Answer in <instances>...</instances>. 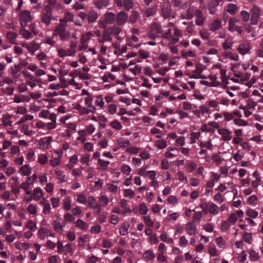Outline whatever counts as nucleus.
Returning <instances> with one entry per match:
<instances>
[{
  "instance_id": "dca6fc26",
  "label": "nucleus",
  "mask_w": 263,
  "mask_h": 263,
  "mask_svg": "<svg viewBox=\"0 0 263 263\" xmlns=\"http://www.w3.org/2000/svg\"><path fill=\"white\" fill-rule=\"evenodd\" d=\"M43 195L42 190L40 187H37L34 190L33 196L35 200H39Z\"/></svg>"
},
{
  "instance_id": "79ce46f5",
  "label": "nucleus",
  "mask_w": 263,
  "mask_h": 263,
  "mask_svg": "<svg viewBox=\"0 0 263 263\" xmlns=\"http://www.w3.org/2000/svg\"><path fill=\"white\" fill-rule=\"evenodd\" d=\"M156 144L157 147L160 149L164 148L167 145L166 141L163 140H158L156 142Z\"/></svg>"
},
{
  "instance_id": "0eeeda50",
  "label": "nucleus",
  "mask_w": 263,
  "mask_h": 263,
  "mask_svg": "<svg viewBox=\"0 0 263 263\" xmlns=\"http://www.w3.org/2000/svg\"><path fill=\"white\" fill-rule=\"evenodd\" d=\"M161 13L164 18H167L171 16L172 10L171 6L167 5L165 7V5H163L161 8Z\"/></svg>"
},
{
  "instance_id": "58836bf2",
  "label": "nucleus",
  "mask_w": 263,
  "mask_h": 263,
  "mask_svg": "<svg viewBox=\"0 0 263 263\" xmlns=\"http://www.w3.org/2000/svg\"><path fill=\"white\" fill-rule=\"evenodd\" d=\"M143 220L146 226L148 227H152L154 222L149 216H145L143 217Z\"/></svg>"
},
{
  "instance_id": "09e8293b",
  "label": "nucleus",
  "mask_w": 263,
  "mask_h": 263,
  "mask_svg": "<svg viewBox=\"0 0 263 263\" xmlns=\"http://www.w3.org/2000/svg\"><path fill=\"white\" fill-rule=\"evenodd\" d=\"M134 192L130 189H126L124 190V196L129 197L130 199L134 196Z\"/></svg>"
},
{
  "instance_id": "7c9ffc66",
  "label": "nucleus",
  "mask_w": 263,
  "mask_h": 263,
  "mask_svg": "<svg viewBox=\"0 0 263 263\" xmlns=\"http://www.w3.org/2000/svg\"><path fill=\"white\" fill-rule=\"evenodd\" d=\"M22 69V67L20 65H15L14 68H11V73L13 75V77L14 79H16L17 77L15 74Z\"/></svg>"
},
{
  "instance_id": "423d86ee",
  "label": "nucleus",
  "mask_w": 263,
  "mask_h": 263,
  "mask_svg": "<svg viewBox=\"0 0 263 263\" xmlns=\"http://www.w3.org/2000/svg\"><path fill=\"white\" fill-rule=\"evenodd\" d=\"M249 50L250 45L248 43H242L239 45L238 47V52L239 53L243 55L247 53Z\"/></svg>"
},
{
  "instance_id": "a878e982",
  "label": "nucleus",
  "mask_w": 263,
  "mask_h": 263,
  "mask_svg": "<svg viewBox=\"0 0 263 263\" xmlns=\"http://www.w3.org/2000/svg\"><path fill=\"white\" fill-rule=\"evenodd\" d=\"M133 3L132 0H123L122 6H124V9L128 11L133 7Z\"/></svg>"
},
{
  "instance_id": "ddd939ff",
  "label": "nucleus",
  "mask_w": 263,
  "mask_h": 263,
  "mask_svg": "<svg viewBox=\"0 0 263 263\" xmlns=\"http://www.w3.org/2000/svg\"><path fill=\"white\" fill-rule=\"evenodd\" d=\"M116 18V15L112 12H107L105 15L106 23L109 24H112Z\"/></svg>"
},
{
  "instance_id": "9b49d317",
  "label": "nucleus",
  "mask_w": 263,
  "mask_h": 263,
  "mask_svg": "<svg viewBox=\"0 0 263 263\" xmlns=\"http://www.w3.org/2000/svg\"><path fill=\"white\" fill-rule=\"evenodd\" d=\"M111 40L112 38L109 33V30L106 29L103 32L102 38L99 39L98 42L100 43H104L106 41H111Z\"/></svg>"
},
{
  "instance_id": "cd10ccee",
  "label": "nucleus",
  "mask_w": 263,
  "mask_h": 263,
  "mask_svg": "<svg viewBox=\"0 0 263 263\" xmlns=\"http://www.w3.org/2000/svg\"><path fill=\"white\" fill-rule=\"evenodd\" d=\"M109 162L108 161H104L101 159L98 160V163L100 165L101 169L103 170H106L108 167V165L109 164Z\"/></svg>"
},
{
  "instance_id": "49530a36",
  "label": "nucleus",
  "mask_w": 263,
  "mask_h": 263,
  "mask_svg": "<svg viewBox=\"0 0 263 263\" xmlns=\"http://www.w3.org/2000/svg\"><path fill=\"white\" fill-rule=\"evenodd\" d=\"M64 218L66 222H72L74 220L73 216L69 213H66L64 215Z\"/></svg>"
},
{
  "instance_id": "37998d69",
  "label": "nucleus",
  "mask_w": 263,
  "mask_h": 263,
  "mask_svg": "<svg viewBox=\"0 0 263 263\" xmlns=\"http://www.w3.org/2000/svg\"><path fill=\"white\" fill-rule=\"evenodd\" d=\"M99 200L100 202H102L103 206H106L109 202L108 199L104 195H102L99 197Z\"/></svg>"
},
{
  "instance_id": "72a5a7b5",
  "label": "nucleus",
  "mask_w": 263,
  "mask_h": 263,
  "mask_svg": "<svg viewBox=\"0 0 263 263\" xmlns=\"http://www.w3.org/2000/svg\"><path fill=\"white\" fill-rule=\"evenodd\" d=\"M148 211L146 204L144 203H141L139 205V212L142 215H145Z\"/></svg>"
},
{
  "instance_id": "c756f323",
  "label": "nucleus",
  "mask_w": 263,
  "mask_h": 263,
  "mask_svg": "<svg viewBox=\"0 0 263 263\" xmlns=\"http://www.w3.org/2000/svg\"><path fill=\"white\" fill-rule=\"evenodd\" d=\"M218 207L217 205L213 203H211L209 208V211L210 213L215 215L218 213Z\"/></svg>"
},
{
  "instance_id": "1a4fd4ad",
  "label": "nucleus",
  "mask_w": 263,
  "mask_h": 263,
  "mask_svg": "<svg viewBox=\"0 0 263 263\" xmlns=\"http://www.w3.org/2000/svg\"><path fill=\"white\" fill-rule=\"evenodd\" d=\"M107 30H109V34L113 35L114 36H117V39H119V37L118 36V35L120 33L121 29L118 27H117L116 26H113L110 28H109Z\"/></svg>"
},
{
  "instance_id": "ea45409f",
  "label": "nucleus",
  "mask_w": 263,
  "mask_h": 263,
  "mask_svg": "<svg viewBox=\"0 0 263 263\" xmlns=\"http://www.w3.org/2000/svg\"><path fill=\"white\" fill-rule=\"evenodd\" d=\"M88 205L90 208H92L94 205L98 204L97 201L93 196H89L88 199Z\"/></svg>"
},
{
  "instance_id": "9d476101",
  "label": "nucleus",
  "mask_w": 263,
  "mask_h": 263,
  "mask_svg": "<svg viewBox=\"0 0 263 263\" xmlns=\"http://www.w3.org/2000/svg\"><path fill=\"white\" fill-rule=\"evenodd\" d=\"M186 231L188 234L192 235L195 234L196 231V226L192 222H189L186 225Z\"/></svg>"
},
{
  "instance_id": "603ef678",
  "label": "nucleus",
  "mask_w": 263,
  "mask_h": 263,
  "mask_svg": "<svg viewBox=\"0 0 263 263\" xmlns=\"http://www.w3.org/2000/svg\"><path fill=\"white\" fill-rule=\"evenodd\" d=\"M234 122L235 124L239 126H246L248 125L247 122L242 119H235Z\"/></svg>"
},
{
  "instance_id": "39448f33",
  "label": "nucleus",
  "mask_w": 263,
  "mask_h": 263,
  "mask_svg": "<svg viewBox=\"0 0 263 263\" xmlns=\"http://www.w3.org/2000/svg\"><path fill=\"white\" fill-rule=\"evenodd\" d=\"M99 17L98 13L93 9L90 10L87 14V21L88 23L95 22Z\"/></svg>"
},
{
  "instance_id": "f03ea898",
  "label": "nucleus",
  "mask_w": 263,
  "mask_h": 263,
  "mask_svg": "<svg viewBox=\"0 0 263 263\" xmlns=\"http://www.w3.org/2000/svg\"><path fill=\"white\" fill-rule=\"evenodd\" d=\"M162 32V30L161 26L157 23H153L151 26L149 36L152 39L155 40L158 37L159 34Z\"/></svg>"
},
{
  "instance_id": "e2e57ef3",
  "label": "nucleus",
  "mask_w": 263,
  "mask_h": 263,
  "mask_svg": "<svg viewBox=\"0 0 263 263\" xmlns=\"http://www.w3.org/2000/svg\"><path fill=\"white\" fill-rule=\"evenodd\" d=\"M72 251V249L70 244H67L64 246V248L63 250V252L65 254H67L69 253H71Z\"/></svg>"
},
{
  "instance_id": "a18cd8bd",
  "label": "nucleus",
  "mask_w": 263,
  "mask_h": 263,
  "mask_svg": "<svg viewBox=\"0 0 263 263\" xmlns=\"http://www.w3.org/2000/svg\"><path fill=\"white\" fill-rule=\"evenodd\" d=\"M107 110L110 114H114L117 111V106L115 104H111L108 105Z\"/></svg>"
},
{
  "instance_id": "4d7b16f0",
  "label": "nucleus",
  "mask_w": 263,
  "mask_h": 263,
  "mask_svg": "<svg viewBox=\"0 0 263 263\" xmlns=\"http://www.w3.org/2000/svg\"><path fill=\"white\" fill-rule=\"evenodd\" d=\"M27 228H29L31 231H35L36 229V224L35 223H33V222L30 220L26 226Z\"/></svg>"
},
{
  "instance_id": "2eb2a0df",
  "label": "nucleus",
  "mask_w": 263,
  "mask_h": 263,
  "mask_svg": "<svg viewBox=\"0 0 263 263\" xmlns=\"http://www.w3.org/2000/svg\"><path fill=\"white\" fill-rule=\"evenodd\" d=\"M221 22L218 19H216L212 23L210 29L211 31H215L218 30L221 27Z\"/></svg>"
},
{
  "instance_id": "8fccbe9b",
  "label": "nucleus",
  "mask_w": 263,
  "mask_h": 263,
  "mask_svg": "<svg viewBox=\"0 0 263 263\" xmlns=\"http://www.w3.org/2000/svg\"><path fill=\"white\" fill-rule=\"evenodd\" d=\"M240 14L244 22H247L249 20L250 14L246 11H241Z\"/></svg>"
},
{
  "instance_id": "bf43d9fd",
  "label": "nucleus",
  "mask_w": 263,
  "mask_h": 263,
  "mask_svg": "<svg viewBox=\"0 0 263 263\" xmlns=\"http://www.w3.org/2000/svg\"><path fill=\"white\" fill-rule=\"evenodd\" d=\"M178 179L181 181H185V182H187L188 180L186 177H184L183 173L182 172H178L177 173Z\"/></svg>"
},
{
  "instance_id": "4c0bfd02",
  "label": "nucleus",
  "mask_w": 263,
  "mask_h": 263,
  "mask_svg": "<svg viewBox=\"0 0 263 263\" xmlns=\"http://www.w3.org/2000/svg\"><path fill=\"white\" fill-rule=\"evenodd\" d=\"M121 170L123 173L126 175H129L130 173L131 168L129 166L124 164L122 166Z\"/></svg>"
},
{
  "instance_id": "de8ad7c7",
  "label": "nucleus",
  "mask_w": 263,
  "mask_h": 263,
  "mask_svg": "<svg viewBox=\"0 0 263 263\" xmlns=\"http://www.w3.org/2000/svg\"><path fill=\"white\" fill-rule=\"evenodd\" d=\"M12 190L11 192L12 193L17 195L20 192V187L18 186L16 183H13L11 185Z\"/></svg>"
},
{
  "instance_id": "6ab92c4d",
  "label": "nucleus",
  "mask_w": 263,
  "mask_h": 263,
  "mask_svg": "<svg viewBox=\"0 0 263 263\" xmlns=\"http://www.w3.org/2000/svg\"><path fill=\"white\" fill-rule=\"evenodd\" d=\"M53 225L54 227V230L59 233H61L63 231V227L61 225V223L58 220H55L53 221Z\"/></svg>"
},
{
  "instance_id": "2f4dec72",
  "label": "nucleus",
  "mask_w": 263,
  "mask_h": 263,
  "mask_svg": "<svg viewBox=\"0 0 263 263\" xmlns=\"http://www.w3.org/2000/svg\"><path fill=\"white\" fill-rule=\"evenodd\" d=\"M75 224H76V226H77V227L80 228L82 230H84V229H85L86 228V224L82 220H81V219H78L76 221V222H75Z\"/></svg>"
},
{
  "instance_id": "412c9836",
  "label": "nucleus",
  "mask_w": 263,
  "mask_h": 263,
  "mask_svg": "<svg viewBox=\"0 0 263 263\" xmlns=\"http://www.w3.org/2000/svg\"><path fill=\"white\" fill-rule=\"evenodd\" d=\"M237 10V7L234 4H228L227 6V11L228 12L232 15L235 14L236 10Z\"/></svg>"
},
{
  "instance_id": "4be33fe9",
  "label": "nucleus",
  "mask_w": 263,
  "mask_h": 263,
  "mask_svg": "<svg viewBox=\"0 0 263 263\" xmlns=\"http://www.w3.org/2000/svg\"><path fill=\"white\" fill-rule=\"evenodd\" d=\"M129 228V224L124 223L121 228L119 230V233L121 235L124 236L126 235L128 233V230Z\"/></svg>"
},
{
  "instance_id": "5fc2aeb1",
  "label": "nucleus",
  "mask_w": 263,
  "mask_h": 263,
  "mask_svg": "<svg viewBox=\"0 0 263 263\" xmlns=\"http://www.w3.org/2000/svg\"><path fill=\"white\" fill-rule=\"evenodd\" d=\"M260 15L252 14L251 17V22L253 25H256L258 23Z\"/></svg>"
},
{
  "instance_id": "0e129e2a",
  "label": "nucleus",
  "mask_w": 263,
  "mask_h": 263,
  "mask_svg": "<svg viewBox=\"0 0 263 263\" xmlns=\"http://www.w3.org/2000/svg\"><path fill=\"white\" fill-rule=\"evenodd\" d=\"M65 19H66L68 22H72L73 15L69 12H66L64 14Z\"/></svg>"
},
{
  "instance_id": "f8f14e48",
  "label": "nucleus",
  "mask_w": 263,
  "mask_h": 263,
  "mask_svg": "<svg viewBox=\"0 0 263 263\" xmlns=\"http://www.w3.org/2000/svg\"><path fill=\"white\" fill-rule=\"evenodd\" d=\"M52 14L43 13L42 15V22L45 24L46 26H48L51 20Z\"/></svg>"
},
{
  "instance_id": "a19ab883",
  "label": "nucleus",
  "mask_w": 263,
  "mask_h": 263,
  "mask_svg": "<svg viewBox=\"0 0 263 263\" xmlns=\"http://www.w3.org/2000/svg\"><path fill=\"white\" fill-rule=\"evenodd\" d=\"M110 125L112 127L116 129H120L122 128L121 123L117 120H114L110 123Z\"/></svg>"
},
{
  "instance_id": "393cba45",
  "label": "nucleus",
  "mask_w": 263,
  "mask_h": 263,
  "mask_svg": "<svg viewBox=\"0 0 263 263\" xmlns=\"http://www.w3.org/2000/svg\"><path fill=\"white\" fill-rule=\"evenodd\" d=\"M77 201L79 203L85 204L87 202L86 195L82 194H78L77 195Z\"/></svg>"
},
{
  "instance_id": "864d4df0",
  "label": "nucleus",
  "mask_w": 263,
  "mask_h": 263,
  "mask_svg": "<svg viewBox=\"0 0 263 263\" xmlns=\"http://www.w3.org/2000/svg\"><path fill=\"white\" fill-rule=\"evenodd\" d=\"M186 18L189 20L192 19L194 16V9L191 8H189L187 10L186 12Z\"/></svg>"
},
{
  "instance_id": "473e14b6",
  "label": "nucleus",
  "mask_w": 263,
  "mask_h": 263,
  "mask_svg": "<svg viewBox=\"0 0 263 263\" xmlns=\"http://www.w3.org/2000/svg\"><path fill=\"white\" fill-rule=\"evenodd\" d=\"M247 215L250 217L255 218L258 216V213L253 209H250L247 211Z\"/></svg>"
},
{
  "instance_id": "338daca9",
  "label": "nucleus",
  "mask_w": 263,
  "mask_h": 263,
  "mask_svg": "<svg viewBox=\"0 0 263 263\" xmlns=\"http://www.w3.org/2000/svg\"><path fill=\"white\" fill-rule=\"evenodd\" d=\"M197 167L196 164L194 162H190L187 165V169L189 172H192L193 170H194Z\"/></svg>"
},
{
  "instance_id": "a211bd4d",
  "label": "nucleus",
  "mask_w": 263,
  "mask_h": 263,
  "mask_svg": "<svg viewBox=\"0 0 263 263\" xmlns=\"http://www.w3.org/2000/svg\"><path fill=\"white\" fill-rule=\"evenodd\" d=\"M143 257L147 260H152L155 255L152 250H148L144 252Z\"/></svg>"
},
{
  "instance_id": "c85d7f7f",
  "label": "nucleus",
  "mask_w": 263,
  "mask_h": 263,
  "mask_svg": "<svg viewBox=\"0 0 263 263\" xmlns=\"http://www.w3.org/2000/svg\"><path fill=\"white\" fill-rule=\"evenodd\" d=\"M20 171L24 176H28L31 174V171L28 165L22 166Z\"/></svg>"
},
{
  "instance_id": "f704fd0d",
  "label": "nucleus",
  "mask_w": 263,
  "mask_h": 263,
  "mask_svg": "<svg viewBox=\"0 0 263 263\" xmlns=\"http://www.w3.org/2000/svg\"><path fill=\"white\" fill-rule=\"evenodd\" d=\"M250 258L251 260L255 261L258 257L259 255L258 253H256L254 250H251L250 252Z\"/></svg>"
},
{
  "instance_id": "774afa93",
  "label": "nucleus",
  "mask_w": 263,
  "mask_h": 263,
  "mask_svg": "<svg viewBox=\"0 0 263 263\" xmlns=\"http://www.w3.org/2000/svg\"><path fill=\"white\" fill-rule=\"evenodd\" d=\"M50 205L49 203H45L44 205L43 212L45 214H48L50 212Z\"/></svg>"
},
{
  "instance_id": "e433bc0d",
  "label": "nucleus",
  "mask_w": 263,
  "mask_h": 263,
  "mask_svg": "<svg viewBox=\"0 0 263 263\" xmlns=\"http://www.w3.org/2000/svg\"><path fill=\"white\" fill-rule=\"evenodd\" d=\"M27 209L30 214L35 215L36 214V207L35 205L30 204Z\"/></svg>"
},
{
  "instance_id": "6e6d98bb",
  "label": "nucleus",
  "mask_w": 263,
  "mask_h": 263,
  "mask_svg": "<svg viewBox=\"0 0 263 263\" xmlns=\"http://www.w3.org/2000/svg\"><path fill=\"white\" fill-rule=\"evenodd\" d=\"M252 238V235L250 233L246 232L243 235V239L245 241L250 243Z\"/></svg>"
},
{
  "instance_id": "4468645a",
  "label": "nucleus",
  "mask_w": 263,
  "mask_h": 263,
  "mask_svg": "<svg viewBox=\"0 0 263 263\" xmlns=\"http://www.w3.org/2000/svg\"><path fill=\"white\" fill-rule=\"evenodd\" d=\"M23 47L26 48L29 51L34 52L35 51L38 50L39 46L35 42L31 43L30 45L26 44H23Z\"/></svg>"
},
{
  "instance_id": "052dcab7",
  "label": "nucleus",
  "mask_w": 263,
  "mask_h": 263,
  "mask_svg": "<svg viewBox=\"0 0 263 263\" xmlns=\"http://www.w3.org/2000/svg\"><path fill=\"white\" fill-rule=\"evenodd\" d=\"M228 220L230 223H235L237 220V218L235 213H232L228 219Z\"/></svg>"
},
{
  "instance_id": "680f3d73",
  "label": "nucleus",
  "mask_w": 263,
  "mask_h": 263,
  "mask_svg": "<svg viewBox=\"0 0 263 263\" xmlns=\"http://www.w3.org/2000/svg\"><path fill=\"white\" fill-rule=\"evenodd\" d=\"M229 227H230V225L228 223V221H227L226 220L222 221V222L221 223V230L222 231H223V232L227 231L229 229Z\"/></svg>"
},
{
  "instance_id": "aec40b11",
  "label": "nucleus",
  "mask_w": 263,
  "mask_h": 263,
  "mask_svg": "<svg viewBox=\"0 0 263 263\" xmlns=\"http://www.w3.org/2000/svg\"><path fill=\"white\" fill-rule=\"evenodd\" d=\"M95 5L98 8H101L103 7H107L108 4V0H96Z\"/></svg>"
},
{
  "instance_id": "20e7f679",
  "label": "nucleus",
  "mask_w": 263,
  "mask_h": 263,
  "mask_svg": "<svg viewBox=\"0 0 263 263\" xmlns=\"http://www.w3.org/2000/svg\"><path fill=\"white\" fill-rule=\"evenodd\" d=\"M218 133L222 135V139L223 141H230L232 139L231 132L226 128H220L218 130Z\"/></svg>"
},
{
  "instance_id": "6e6552de",
  "label": "nucleus",
  "mask_w": 263,
  "mask_h": 263,
  "mask_svg": "<svg viewBox=\"0 0 263 263\" xmlns=\"http://www.w3.org/2000/svg\"><path fill=\"white\" fill-rule=\"evenodd\" d=\"M234 19H230L229 25V30L231 31H236L239 34L242 32V28L241 26L235 25V22H233Z\"/></svg>"
},
{
  "instance_id": "13d9d810",
  "label": "nucleus",
  "mask_w": 263,
  "mask_h": 263,
  "mask_svg": "<svg viewBox=\"0 0 263 263\" xmlns=\"http://www.w3.org/2000/svg\"><path fill=\"white\" fill-rule=\"evenodd\" d=\"M157 259L163 262H166V257L164 256L163 252H160L157 255Z\"/></svg>"
},
{
  "instance_id": "f257e3e1",
  "label": "nucleus",
  "mask_w": 263,
  "mask_h": 263,
  "mask_svg": "<svg viewBox=\"0 0 263 263\" xmlns=\"http://www.w3.org/2000/svg\"><path fill=\"white\" fill-rule=\"evenodd\" d=\"M65 27V25L58 24L55 28V32L60 35L62 41L67 40L69 37L70 33L66 30Z\"/></svg>"
},
{
  "instance_id": "3c124183",
  "label": "nucleus",
  "mask_w": 263,
  "mask_h": 263,
  "mask_svg": "<svg viewBox=\"0 0 263 263\" xmlns=\"http://www.w3.org/2000/svg\"><path fill=\"white\" fill-rule=\"evenodd\" d=\"M139 53L140 58L142 59H145L149 57V52H146L143 49H140L139 50Z\"/></svg>"
},
{
  "instance_id": "5701e85b",
  "label": "nucleus",
  "mask_w": 263,
  "mask_h": 263,
  "mask_svg": "<svg viewBox=\"0 0 263 263\" xmlns=\"http://www.w3.org/2000/svg\"><path fill=\"white\" fill-rule=\"evenodd\" d=\"M118 144L122 147H127L130 145V143L128 140L124 138H120L117 141Z\"/></svg>"
},
{
  "instance_id": "69168bd1",
  "label": "nucleus",
  "mask_w": 263,
  "mask_h": 263,
  "mask_svg": "<svg viewBox=\"0 0 263 263\" xmlns=\"http://www.w3.org/2000/svg\"><path fill=\"white\" fill-rule=\"evenodd\" d=\"M10 118V116H8V117H5L3 118L2 122L3 124L6 126H11V122L9 121V119Z\"/></svg>"
},
{
  "instance_id": "b1692460",
  "label": "nucleus",
  "mask_w": 263,
  "mask_h": 263,
  "mask_svg": "<svg viewBox=\"0 0 263 263\" xmlns=\"http://www.w3.org/2000/svg\"><path fill=\"white\" fill-rule=\"evenodd\" d=\"M17 36V34L13 32H8L6 34V38L9 41V43L11 44H15V42L13 41Z\"/></svg>"
},
{
  "instance_id": "c03bdc74",
  "label": "nucleus",
  "mask_w": 263,
  "mask_h": 263,
  "mask_svg": "<svg viewBox=\"0 0 263 263\" xmlns=\"http://www.w3.org/2000/svg\"><path fill=\"white\" fill-rule=\"evenodd\" d=\"M199 146L202 148L206 147V148H208L209 149H211L213 147V145L210 141H209L206 143H204V142H201L200 143Z\"/></svg>"
},
{
  "instance_id": "7ed1b4c3",
  "label": "nucleus",
  "mask_w": 263,
  "mask_h": 263,
  "mask_svg": "<svg viewBox=\"0 0 263 263\" xmlns=\"http://www.w3.org/2000/svg\"><path fill=\"white\" fill-rule=\"evenodd\" d=\"M116 23L118 26L124 24L128 20V15L124 11L119 12L116 16Z\"/></svg>"
},
{
  "instance_id": "c9c22d12",
  "label": "nucleus",
  "mask_w": 263,
  "mask_h": 263,
  "mask_svg": "<svg viewBox=\"0 0 263 263\" xmlns=\"http://www.w3.org/2000/svg\"><path fill=\"white\" fill-rule=\"evenodd\" d=\"M39 162L41 164H45L47 161V157L45 154H41L38 158Z\"/></svg>"
},
{
  "instance_id": "f3484780",
  "label": "nucleus",
  "mask_w": 263,
  "mask_h": 263,
  "mask_svg": "<svg viewBox=\"0 0 263 263\" xmlns=\"http://www.w3.org/2000/svg\"><path fill=\"white\" fill-rule=\"evenodd\" d=\"M22 19L26 22H29L31 21L30 13L27 10L21 12Z\"/></svg>"
},
{
  "instance_id": "bb28decb",
  "label": "nucleus",
  "mask_w": 263,
  "mask_h": 263,
  "mask_svg": "<svg viewBox=\"0 0 263 263\" xmlns=\"http://www.w3.org/2000/svg\"><path fill=\"white\" fill-rule=\"evenodd\" d=\"M139 16V13L137 11L132 12V14L129 18V22L132 24H134L137 22V18Z\"/></svg>"
}]
</instances>
